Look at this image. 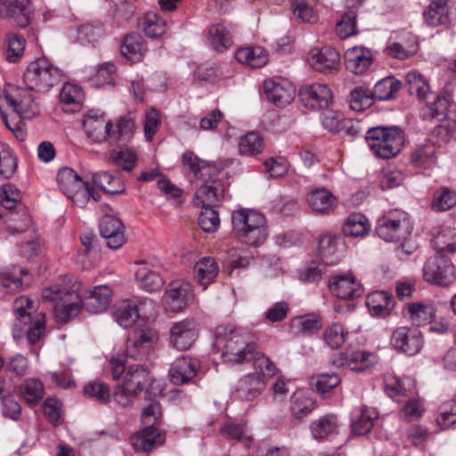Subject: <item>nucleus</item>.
Returning a JSON list of instances; mask_svg holds the SVG:
<instances>
[{
    "label": "nucleus",
    "instance_id": "nucleus-1",
    "mask_svg": "<svg viewBox=\"0 0 456 456\" xmlns=\"http://www.w3.org/2000/svg\"><path fill=\"white\" fill-rule=\"evenodd\" d=\"M68 282L71 284L69 287L55 284L43 290V299L54 302L53 309L58 322H69L78 314L82 306L91 314L102 313L108 308L112 296L109 286H95L82 296L79 282L71 277Z\"/></svg>",
    "mask_w": 456,
    "mask_h": 456
},
{
    "label": "nucleus",
    "instance_id": "nucleus-2",
    "mask_svg": "<svg viewBox=\"0 0 456 456\" xmlns=\"http://www.w3.org/2000/svg\"><path fill=\"white\" fill-rule=\"evenodd\" d=\"M83 126L87 137L94 142H108L111 145L126 144L131 141L134 131L132 118L121 117L115 122H110L95 110L86 113Z\"/></svg>",
    "mask_w": 456,
    "mask_h": 456
},
{
    "label": "nucleus",
    "instance_id": "nucleus-3",
    "mask_svg": "<svg viewBox=\"0 0 456 456\" xmlns=\"http://www.w3.org/2000/svg\"><path fill=\"white\" fill-rule=\"evenodd\" d=\"M216 346L222 349L224 360L233 363L251 361L256 348L249 333L229 327L217 329Z\"/></svg>",
    "mask_w": 456,
    "mask_h": 456
},
{
    "label": "nucleus",
    "instance_id": "nucleus-4",
    "mask_svg": "<svg viewBox=\"0 0 456 456\" xmlns=\"http://www.w3.org/2000/svg\"><path fill=\"white\" fill-rule=\"evenodd\" d=\"M233 231L251 246L263 244L267 236V225L265 216L253 209L240 208L232 215Z\"/></svg>",
    "mask_w": 456,
    "mask_h": 456
},
{
    "label": "nucleus",
    "instance_id": "nucleus-5",
    "mask_svg": "<svg viewBox=\"0 0 456 456\" xmlns=\"http://www.w3.org/2000/svg\"><path fill=\"white\" fill-rule=\"evenodd\" d=\"M365 139L375 155L389 159L401 152L405 136L398 126H376L365 132Z\"/></svg>",
    "mask_w": 456,
    "mask_h": 456
},
{
    "label": "nucleus",
    "instance_id": "nucleus-6",
    "mask_svg": "<svg viewBox=\"0 0 456 456\" xmlns=\"http://www.w3.org/2000/svg\"><path fill=\"white\" fill-rule=\"evenodd\" d=\"M57 182L63 194L79 207H84L91 199L94 201L100 200V194L70 167H65L59 170Z\"/></svg>",
    "mask_w": 456,
    "mask_h": 456
},
{
    "label": "nucleus",
    "instance_id": "nucleus-7",
    "mask_svg": "<svg viewBox=\"0 0 456 456\" xmlns=\"http://www.w3.org/2000/svg\"><path fill=\"white\" fill-rule=\"evenodd\" d=\"M61 77V70L48 60L42 58L32 61L23 74V82L28 89L38 93H46Z\"/></svg>",
    "mask_w": 456,
    "mask_h": 456
},
{
    "label": "nucleus",
    "instance_id": "nucleus-8",
    "mask_svg": "<svg viewBox=\"0 0 456 456\" xmlns=\"http://www.w3.org/2000/svg\"><path fill=\"white\" fill-rule=\"evenodd\" d=\"M413 229L409 215L402 210H392L378 220L376 232L386 241L401 242L411 236Z\"/></svg>",
    "mask_w": 456,
    "mask_h": 456
},
{
    "label": "nucleus",
    "instance_id": "nucleus-9",
    "mask_svg": "<svg viewBox=\"0 0 456 456\" xmlns=\"http://www.w3.org/2000/svg\"><path fill=\"white\" fill-rule=\"evenodd\" d=\"M423 279L431 284L449 286L455 280V268L451 260L442 255L431 256L424 264Z\"/></svg>",
    "mask_w": 456,
    "mask_h": 456
},
{
    "label": "nucleus",
    "instance_id": "nucleus-10",
    "mask_svg": "<svg viewBox=\"0 0 456 456\" xmlns=\"http://www.w3.org/2000/svg\"><path fill=\"white\" fill-rule=\"evenodd\" d=\"M4 99L21 118L29 119L39 114V104L34 95L22 87H10Z\"/></svg>",
    "mask_w": 456,
    "mask_h": 456
},
{
    "label": "nucleus",
    "instance_id": "nucleus-11",
    "mask_svg": "<svg viewBox=\"0 0 456 456\" xmlns=\"http://www.w3.org/2000/svg\"><path fill=\"white\" fill-rule=\"evenodd\" d=\"M33 301L28 297H21L14 301V313L17 321L21 325H29L28 339L30 344L37 343L45 330L44 316L32 322L31 310Z\"/></svg>",
    "mask_w": 456,
    "mask_h": 456
},
{
    "label": "nucleus",
    "instance_id": "nucleus-12",
    "mask_svg": "<svg viewBox=\"0 0 456 456\" xmlns=\"http://www.w3.org/2000/svg\"><path fill=\"white\" fill-rule=\"evenodd\" d=\"M193 296L190 283L174 281L168 284L165 291L163 304L167 311L178 313L190 305Z\"/></svg>",
    "mask_w": 456,
    "mask_h": 456
},
{
    "label": "nucleus",
    "instance_id": "nucleus-13",
    "mask_svg": "<svg viewBox=\"0 0 456 456\" xmlns=\"http://www.w3.org/2000/svg\"><path fill=\"white\" fill-rule=\"evenodd\" d=\"M391 344L396 350L409 355H414L422 348V334L416 328L399 327L392 334Z\"/></svg>",
    "mask_w": 456,
    "mask_h": 456
},
{
    "label": "nucleus",
    "instance_id": "nucleus-14",
    "mask_svg": "<svg viewBox=\"0 0 456 456\" xmlns=\"http://www.w3.org/2000/svg\"><path fill=\"white\" fill-rule=\"evenodd\" d=\"M30 0H0V17L12 19L20 28L31 21Z\"/></svg>",
    "mask_w": 456,
    "mask_h": 456
},
{
    "label": "nucleus",
    "instance_id": "nucleus-15",
    "mask_svg": "<svg viewBox=\"0 0 456 456\" xmlns=\"http://www.w3.org/2000/svg\"><path fill=\"white\" fill-rule=\"evenodd\" d=\"M299 95L305 106L314 110L327 109L333 100L330 88L326 85L319 83L302 87Z\"/></svg>",
    "mask_w": 456,
    "mask_h": 456
},
{
    "label": "nucleus",
    "instance_id": "nucleus-16",
    "mask_svg": "<svg viewBox=\"0 0 456 456\" xmlns=\"http://www.w3.org/2000/svg\"><path fill=\"white\" fill-rule=\"evenodd\" d=\"M224 189L223 183L216 179L205 180L197 189L193 202L203 208H215L223 200Z\"/></svg>",
    "mask_w": 456,
    "mask_h": 456
},
{
    "label": "nucleus",
    "instance_id": "nucleus-17",
    "mask_svg": "<svg viewBox=\"0 0 456 456\" xmlns=\"http://www.w3.org/2000/svg\"><path fill=\"white\" fill-rule=\"evenodd\" d=\"M263 90L267 99L279 107L289 104L295 96L294 86L286 80L267 79L264 82Z\"/></svg>",
    "mask_w": 456,
    "mask_h": 456
},
{
    "label": "nucleus",
    "instance_id": "nucleus-18",
    "mask_svg": "<svg viewBox=\"0 0 456 456\" xmlns=\"http://www.w3.org/2000/svg\"><path fill=\"white\" fill-rule=\"evenodd\" d=\"M200 368L197 358L183 356L175 359L169 369L170 381L175 385H183L191 381Z\"/></svg>",
    "mask_w": 456,
    "mask_h": 456
},
{
    "label": "nucleus",
    "instance_id": "nucleus-19",
    "mask_svg": "<svg viewBox=\"0 0 456 456\" xmlns=\"http://www.w3.org/2000/svg\"><path fill=\"white\" fill-rule=\"evenodd\" d=\"M197 338L194 322L185 319L176 322L170 328V344L178 350L189 349Z\"/></svg>",
    "mask_w": 456,
    "mask_h": 456
},
{
    "label": "nucleus",
    "instance_id": "nucleus-20",
    "mask_svg": "<svg viewBox=\"0 0 456 456\" xmlns=\"http://www.w3.org/2000/svg\"><path fill=\"white\" fill-rule=\"evenodd\" d=\"M100 233L106 240L107 246L111 249L121 248L126 240L124 236L125 226L117 217L105 215L100 222Z\"/></svg>",
    "mask_w": 456,
    "mask_h": 456
},
{
    "label": "nucleus",
    "instance_id": "nucleus-21",
    "mask_svg": "<svg viewBox=\"0 0 456 456\" xmlns=\"http://www.w3.org/2000/svg\"><path fill=\"white\" fill-rule=\"evenodd\" d=\"M307 60L314 69L322 73L336 70L339 66V53L330 46L313 49Z\"/></svg>",
    "mask_w": 456,
    "mask_h": 456
},
{
    "label": "nucleus",
    "instance_id": "nucleus-22",
    "mask_svg": "<svg viewBox=\"0 0 456 456\" xmlns=\"http://www.w3.org/2000/svg\"><path fill=\"white\" fill-rule=\"evenodd\" d=\"M329 286L330 291L341 299H354L363 294V288L352 273L334 276Z\"/></svg>",
    "mask_w": 456,
    "mask_h": 456
},
{
    "label": "nucleus",
    "instance_id": "nucleus-23",
    "mask_svg": "<svg viewBox=\"0 0 456 456\" xmlns=\"http://www.w3.org/2000/svg\"><path fill=\"white\" fill-rule=\"evenodd\" d=\"M372 62L371 52L365 48L355 46L345 53V64L346 69L356 75L364 73Z\"/></svg>",
    "mask_w": 456,
    "mask_h": 456
},
{
    "label": "nucleus",
    "instance_id": "nucleus-24",
    "mask_svg": "<svg viewBox=\"0 0 456 456\" xmlns=\"http://www.w3.org/2000/svg\"><path fill=\"white\" fill-rule=\"evenodd\" d=\"M386 390L392 399L401 402L402 397L410 398L416 394V383L410 377L388 376L386 379Z\"/></svg>",
    "mask_w": 456,
    "mask_h": 456
},
{
    "label": "nucleus",
    "instance_id": "nucleus-25",
    "mask_svg": "<svg viewBox=\"0 0 456 456\" xmlns=\"http://www.w3.org/2000/svg\"><path fill=\"white\" fill-rule=\"evenodd\" d=\"M150 371L142 365L131 364L126 368L122 385L130 393L141 392L145 384L151 380Z\"/></svg>",
    "mask_w": 456,
    "mask_h": 456
},
{
    "label": "nucleus",
    "instance_id": "nucleus-26",
    "mask_svg": "<svg viewBox=\"0 0 456 456\" xmlns=\"http://www.w3.org/2000/svg\"><path fill=\"white\" fill-rule=\"evenodd\" d=\"M219 273V265L211 256H204L195 263L194 277L203 290L215 281Z\"/></svg>",
    "mask_w": 456,
    "mask_h": 456
},
{
    "label": "nucleus",
    "instance_id": "nucleus-27",
    "mask_svg": "<svg viewBox=\"0 0 456 456\" xmlns=\"http://www.w3.org/2000/svg\"><path fill=\"white\" fill-rule=\"evenodd\" d=\"M307 202L311 208L320 214H330L336 206V198L325 188H317L307 195Z\"/></svg>",
    "mask_w": 456,
    "mask_h": 456
},
{
    "label": "nucleus",
    "instance_id": "nucleus-28",
    "mask_svg": "<svg viewBox=\"0 0 456 456\" xmlns=\"http://www.w3.org/2000/svg\"><path fill=\"white\" fill-rule=\"evenodd\" d=\"M130 443L136 451L149 452L161 444L162 438L156 426H145L141 432L131 436Z\"/></svg>",
    "mask_w": 456,
    "mask_h": 456
},
{
    "label": "nucleus",
    "instance_id": "nucleus-29",
    "mask_svg": "<svg viewBox=\"0 0 456 456\" xmlns=\"http://www.w3.org/2000/svg\"><path fill=\"white\" fill-rule=\"evenodd\" d=\"M236 60L253 69L265 66L268 61L267 53L260 46L240 47L235 53Z\"/></svg>",
    "mask_w": 456,
    "mask_h": 456
},
{
    "label": "nucleus",
    "instance_id": "nucleus-30",
    "mask_svg": "<svg viewBox=\"0 0 456 456\" xmlns=\"http://www.w3.org/2000/svg\"><path fill=\"white\" fill-rule=\"evenodd\" d=\"M405 314L416 326L430 323L436 316L433 305L422 302L411 303L405 308Z\"/></svg>",
    "mask_w": 456,
    "mask_h": 456
},
{
    "label": "nucleus",
    "instance_id": "nucleus-31",
    "mask_svg": "<svg viewBox=\"0 0 456 456\" xmlns=\"http://www.w3.org/2000/svg\"><path fill=\"white\" fill-rule=\"evenodd\" d=\"M265 387V382L259 374H248L240 381L237 388L239 396L245 400H253L258 396Z\"/></svg>",
    "mask_w": 456,
    "mask_h": 456
},
{
    "label": "nucleus",
    "instance_id": "nucleus-32",
    "mask_svg": "<svg viewBox=\"0 0 456 456\" xmlns=\"http://www.w3.org/2000/svg\"><path fill=\"white\" fill-rule=\"evenodd\" d=\"M139 28L146 37L158 38L166 34L167 22L155 12H147L139 20Z\"/></svg>",
    "mask_w": 456,
    "mask_h": 456
},
{
    "label": "nucleus",
    "instance_id": "nucleus-33",
    "mask_svg": "<svg viewBox=\"0 0 456 456\" xmlns=\"http://www.w3.org/2000/svg\"><path fill=\"white\" fill-rule=\"evenodd\" d=\"M314 409V403L309 397L305 396L302 393L297 392L292 395L289 411L290 418L299 423Z\"/></svg>",
    "mask_w": 456,
    "mask_h": 456
},
{
    "label": "nucleus",
    "instance_id": "nucleus-34",
    "mask_svg": "<svg viewBox=\"0 0 456 456\" xmlns=\"http://www.w3.org/2000/svg\"><path fill=\"white\" fill-rule=\"evenodd\" d=\"M113 316L119 326L126 329L132 327L137 322L139 313L134 302L125 300L115 305Z\"/></svg>",
    "mask_w": 456,
    "mask_h": 456
},
{
    "label": "nucleus",
    "instance_id": "nucleus-35",
    "mask_svg": "<svg viewBox=\"0 0 456 456\" xmlns=\"http://www.w3.org/2000/svg\"><path fill=\"white\" fill-rule=\"evenodd\" d=\"M377 363V356L370 352L355 350L346 360V365L354 372H363Z\"/></svg>",
    "mask_w": 456,
    "mask_h": 456
},
{
    "label": "nucleus",
    "instance_id": "nucleus-36",
    "mask_svg": "<svg viewBox=\"0 0 456 456\" xmlns=\"http://www.w3.org/2000/svg\"><path fill=\"white\" fill-rule=\"evenodd\" d=\"M338 419L333 414L324 415L312 422L311 433L315 440H323L338 432Z\"/></svg>",
    "mask_w": 456,
    "mask_h": 456
},
{
    "label": "nucleus",
    "instance_id": "nucleus-37",
    "mask_svg": "<svg viewBox=\"0 0 456 456\" xmlns=\"http://www.w3.org/2000/svg\"><path fill=\"white\" fill-rule=\"evenodd\" d=\"M366 305L372 315L387 316L392 306V297L386 291H376L368 295Z\"/></svg>",
    "mask_w": 456,
    "mask_h": 456
},
{
    "label": "nucleus",
    "instance_id": "nucleus-38",
    "mask_svg": "<svg viewBox=\"0 0 456 456\" xmlns=\"http://www.w3.org/2000/svg\"><path fill=\"white\" fill-rule=\"evenodd\" d=\"M370 224L365 216L360 213L351 214L342 226L346 237H363L370 231Z\"/></svg>",
    "mask_w": 456,
    "mask_h": 456
},
{
    "label": "nucleus",
    "instance_id": "nucleus-39",
    "mask_svg": "<svg viewBox=\"0 0 456 456\" xmlns=\"http://www.w3.org/2000/svg\"><path fill=\"white\" fill-rule=\"evenodd\" d=\"M20 393L28 405H37L44 396V385L39 379L29 378L20 384Z\"/></svg>",
    "mask_w": 456,
    "mask_h": 456
},
{
    "label": "nucleus",
    "instance_id": "nucleus-40",
    "mask_svg": "<svg viewBox=\"0 0 456 456\" xmlns=\"http://www.w3.org/2000/svg\"><path fill=\"white\" fill-rule=\"evenodd\" d=\"M135 275L140 286L146 291H158L164 285V280L160 274L146 265L140 266Z\"/></svg>",
    "mask_w": 456,
    "mask_h": 456
},
{
    "label": "nucleus",
    "instance_id": "nucleus-41",
    "mask_svg": "<svg viewBox=\"0 0 456 456\" xmlns=\"http://www.w3.org/2000/svg\"><path fill=\"white\" fill-rule=\"evenodd\" d=\"M456 134V112H451L447 118H442L440 124L432 131V136L438 144L449 142Z\"/></svg>",
    "mask_w": 456,
    "mask_h": 456
},
{
    "label": "nucleus",
    "instance_id": "nucleus-42",
    "mask_svg": "<svg viewBox=\"0 0 456 456\" xmlns=\"http://www.w3.org/2000/svg\"><path fill=\"white\" fill-rule=\"evenodd\" d=\"M433 247L441 253H454L456 251V229L445 227L434 235Z\"/></svg>",
    "mask_w": 456,
    "mask_h": 456
},
{
    "label": "nucleus",
    "instance_id": "nucleus-43",
    "mask_svg": "<svg viewBox=\"0 0 456 456\" xmlns=\"http://www.w3.org/2000/svg\"><path fill=\"white\" fill-rule=\"evenodd\" d=\"M110 160L116 167L126 172L132 171L137 165L136 153L130 148H120L111 151Z\"/></svg>",
    "mask_w": 456,
    "mask_h": 456
},
{
    "label": "nucleus",
    "instance_id": "nucleus-44",
    "mask_svg": "<svg viewBox=\"0 0 456 456\" xmlns=\"http://www.w3.org/2000/svg\"><path fill=\"white\" fill-rule=\"evenodd\" d=\"M408 91L411 95H416L420 101L426 100L430 93L428 82L422 74L418 71H411L406 75Z\"/></svg>",
    "mask_w": 456,
    "mask_h": 456
},
{
    "label": "nucleus",
    "instance_id": "nucleus-45",
    "mask_svg": "<svg viewBox=\"0 0 456 456\" xmlns=\"http://www.w3.org/2000/svg\"><path fill=\"white\" fill-rule=\"evenodd\" d=\"M436 149L432 143H424L416 146L411 152L410 163L414 167L430 166L434 162Z\"/></svg>",
    "mask_w": 456,
    "mask_h": 456
},
{
    "label": "nucleus",
    "instance_id": "nucleus-46",
    "mask_svg": "<svg viewBox=\"0 0 456 456\" xmlns=\"http://www.w3.org/2000/svg\"><path fill=\"white\" fill-rule=\"evenodd\" d=\"M142 38L138 34L127 35L121 45V53L132 61H141L143 55Z\"/></svg>",
    "mask_w": 456,
    "mask_h": 456
},
{
    "label": "nucleus",
    "instance_id": "nucleus-47",
    "mask_svg": "<svg viewBox=\"0 0 456 456\" xmlns=\"http://www.w3.org/2000/svg\"><path fill=\"white\" fill-rule=\"evenodd\" d=\"M94 183L108 193H122L125 191L124 183L117 177L106 171L93 175Z\"/></svg>",
    "mask_w": 456,
    "mask_h": 456
},
{
    "label": "nucleus",
    "instance_id": "nucleus-48",
    "mask_svg": "<svg viewBox=\"0 0 456 456\" xmlns=\"http://www.w3.org/2000/svg\"><path fill=\"white\" fill-rule=\"evenodd\" d=\"M338 240L330 235H324L319 240L318 253L323 263L333 265L338 262Z\"/></svg>",
    "mask_w": 456,
    "mask_h": 456
},
{
    "label": "nucleus",
    "instance_id": "nucleus-49",
    "mask_svg": "<svg viewBox=\"0 0 456 456\" xmlns=\"http://www.w3.org/2000/svg\"><path fill=\"white\" fill-rule=\"evenodd\" d=\"M27 274V270L21 267H13L12 270L0 273V284L10 292L19 291L24 285L21 276Z\"/></svg>",
    "mask_w": 456,
    "mask_h": 456
},
{
    "label": "nucleus",
    "instance_id": "nucleus-50",
    "mask_svg": "<svg viewBox=\"0 0 456 456\" xmlns=\"http://www.w3.org/2000/svg\"><path fill=\"white\" fill-rule=\"evenodd\" d=\"M314 0H294L291 5L294 15L302 22L314 23L318 16Z\"/></svg>",
    "mask_w": 456,
    "mask_h": 456
},
{
    "label": "nucleus",
    "instance_id": "nucleus-51",
    "mask_svg": "<svg viewBox=\"0 0 456 456\" xmlns=\"http://www.w3.org/2000/svg\"><path fill=\"white\" fill-rule=\"evenodd\" d=\"M263 149L264 141L262 136L257 133H248L240 139L239 151L241 155L255 156L259 154Z\"/></svg>",
    "mask_w": 456,
    "mask_h": 456
},
{
    "label": "nucleus",
    "instance_id": "nucleus-52",
    "mask_svg": "<svg viewBox=\"0 0 456 456\" xmlns=\"http://www.w3.org/2000/svg\"><path fill=\"white\" fill-rule=\"evenodd\" d=\"M208 33L210 45L217 52L222 53L232 45V37L223 25H213Z\"/></svg>",
    "mask_w": 456,
    "mask_h": 456
},
{
    "label": "nucleus",
    "instance_id": "nucleus-53",
    "mask_svg": "<svg viewBox=\"0 0 456 456\" xmlns=\"http://www.w3.org/2000/svg\"><path fill=\"white\" fill-rule=\"evenodd\" d=\"M399 89L400 83L398 81L392 77H387L375 85L372 95L379 101H387L392 99Z\"/></svg>",
    "mask_w": 456,
    "mask_h": 456
},
{
    "label": "nucleus",
    "instance_id": "nucleus-54",
    "mask_svg": "<svg viewBox=\"0 0 456 456\" xmlns=\"http://www.w3.org/2000/svg\"><path fill=\"white\" fill-rule=\"evenodd\" d=\"M17 168V159L12 150L4 143L0 142V175L11 178Z\"/></svg>",
    "mask_w": 456,
    "mask_h": 456
},
{
    "label": "nucleus",
    "instance_id": "nucleus-55",
    "mask_svg": "<svg viewBox=\"0 0 456 456\" xmlns=\"http://www.w3.org/2000/svg\"><path fill=\"white\" fill-rule=\"evenodd\" d=\"M94 239L95 236L93 234H85L81 238V242L85 248L79 253L78 259L85 268L92 267L98 259V250L94 245Z\"/></svg>",
    "mask_w": 456,
    "mask_h": 456
},
{
    "label": "nucleus",
    "instance_id": "nucleus-56",
    "mask_svg": "<svg viewBox=\"0 0 456 456\" xmlns=\"http://www.w3.org/2000/svg\"><path fill=\"white\" fill-rule=\"evenodd\" d=\"M377 419L378 412L375 409L364 406L358 419L353 423V429L358 435H365L370 431Z\"/></svg>",
    "mask_w": 456,
    "mask_h": 456
},
{
    "label": "nucleus",
    "instance_id": "nucleus-57",
    "mask_svg": "<svg viewBox=\"0 0 456 456\" xmlns=\"http://www.w3.org/2000/svg\"><path fill=\"white\" fill-rule=\"evenodd\" d=\"M323 339L329 347L332 349L339 348L346 339L343 326L338 322L328 325L323 330Z\"/></svg>",
    "mask_w": 456,
    "mask_h": 456
},
{
    "label": "nucleus",
    "instance_id": "nucleus-58",
    "mask_svg": "<svg viewBox=\"0 0 456 456\" xmlns=\"http://www.w3.org/2000/svg\"><path fill=\"white\" fill-rule=\"evenodd\" d=\"M428 112L426 115L431 118H447L451 112H456V110L452 109V102L449 98L444 95L436 96V100L427 107Z\"/></svg>",
    "mask_w": 456,
    "mask_h": 456
},
{
    "label": "nucleus",
    "instance_id": "nucleus-59",
    "mask_svg": "<svg viewBox=\"0 0 456 456\" xmlns=\"http://www.w3.org/2000/svg\"><path fill=\"white\" fill-rule=\"evenodd\" d=\"M446 4H430L428 10L423 13L426 23L430 27L445 25L448 21V16L445 11Z\"/></svg>",
    "mask_w": 456,
    "mask_h": 456
},
{
    "label": "nucleus",
    "instance_id": "nucleus-60",
    "mask_svg": "<svg viewBox=\"0 0 456 456\" xmlns=\"http://www.w3.org/2000/svg\"><path fill=\"white\" fill-rule=\"evenodd\" d=\"M456 205V192L444 188L436 192L432 202V208L436 211H446Z\"/></svg>",
    "mask_w": 456,
    "mask_h": 456
},
{
    "label": "nucleus",
    "instance_id": "nucleus-61",
    "mask_svg": "<svg viewBox=\"0 0 456 456\" xmlns=\"http://www.w3.org/2000/svg\"><path fill=\"white\" fill-rule=\"evenodd\" d=\"M20 200V191L15 185L7 183L0 187V204L4 208H14Z\"/></svg>",
    "mask_w": 456,
    "mask_h": 456
},
{
    "label": "nucleus",
    "instance_id": "nucleus-62",
    "mask_svg": "<svg viewBox=\"0 0 456 456\" xmlns=\"http://www.w3.org/2000/svg\"><path fill=\"white\" fill-rule=\"evenodd\" d=\"M372 93L362 87H357L351 92L350 107L355 111H362L373 103Z\"/></svg>",
    "mask_w": 456,
    "mask_h": 456
},
{
    "label": "nucleus",
    "instance_id": "nucleus-63",
    "mask_svg": "<svg viewBox=\"0 0 456 456\" xmlns=\"http://www.w3.org/2000/svg\"><path fill=\"white\" fill-rule=\"evenodd\" d=\"M60 100L66 105L79 106L84 100V93L80 86L67 83L60 93Z\"/></svg>",
    "mask_w": 456,
    "mask_h": 456
},
{
    "label": "nucleus",
    "instance_id": "nucleus-64",
    "mask_svg": "<svg viewBox=\"0 0 456 456\" xmlns=\"http://www.w3.org/2000/svg\"><path fill=\"white\" fill-rule=\"evenodd\" d=\"M220 220L217 211L214 208H203L199 216V225L206 232L217 231Z\"/></svg>",
    "mask_w": 456,
    "mask_h": 456
}]
</instances>
